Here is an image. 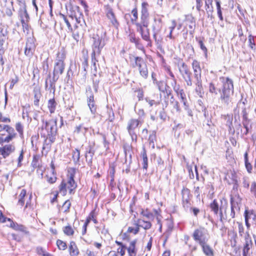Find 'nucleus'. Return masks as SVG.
I'll return each instance as SVG.
<instances>
[{
  "mask_svg": "<svg viewBox=\"0 0 256 256\" xmlns=\"http://www.w3.org/2000/svg\"><path fill=\"white\" fill-rule=\"evenodd\" d=\"M86 94L88 98V106L92 113L94 114L96 112V106L94 100V96L92 92V88L90 87L86 88Z\"/></svg>",
  "mask_w": 256,
  "mask_h": 256,
  "instance_id": "obj_10",
  "label": "nucleus"
},
{
  "mask_svg": "<svg viewBox=\"0 0 256 256\" xmlns=\"http://www.w3.org/2000/svg\"><path fill=\"white\" fill-rule=\"evenodd\" d=\"M162 28V20L161 18H154V23L152 25V30L153 33V38L156 42H158V40H157V36L161 31Z\"/></svg>",
  "mask_w": 256,
  "mask_h": 256,
  "instance_id": "obj_11",
  "label": "nucleus"
},
{
  "mask_svg": "<svg viewBox=\"0 0 256 256\" xmlns=\"http://www.w3.org/2000/svg\"><path fill=\"white\" fill-rule=\"evenodd\" d=\"M80 158V152L78 149H76L73 152L72 154V158L75 162H79Z\"/></svg>",
  "mask_w": 256,
  "mask_h": 256,
  "instance_id": "obj_57",
  "label": "nucleus"
},
{
  "mask_svg": "<svg viewBox=\"0 0 256 256\" xmlns=\"http://www.w3.org/2000/svg\"><path fill=\"white\" fill-rule=\"evenodd\" d=\"M156 141V132L153 131L152 133L150 135L148 138V142L150 146L152 148H154V142Z\"/></svg>",
  "mask_w": 256,
  "mask_h": 256,
  "instance_id": "obj_43",
  "label": "nucleus"
},
{
  "mask_svg": "<svg viewBox=\"0 0 256 256\" xmlns=\"http://www.w3.org/2000/svg\"><path fill=\"white\" fill-rule=\"evenodd\" d=\"M142 122L138 119L132 118L128 122L127 130L132 140L136 141L137 134L136 130L141 125Z\"/></svg>",
  "mask_w": 256,
  "mask_h": 256,
  "instance_id": "obj_8",
  "label": "nucleus"
},
{
  "mask_svg": "<svg viewBox=\"0 0 256 256\" xmlns=\"http://www.w3.org/2000/svg\"><path fill=\"white\" fill-rule=\"evenodd\" d=\"M106 14L107 18L110 20L112 24L116 28H118L119 23L117 20L112 9L109 6H105Z\"/></svg>",
  "mask_w": 256,
  "mask_h": 256,
  "instance_id": "obj_13",
  "label": "nucleus"
},
{
  "mask_svg": "<svg viewBox=\"0 0 256 256\" xmlns=\"http://www.w3.org/2000/svg\"><path fill=\"white\" fill-rule=\"evenodd\" d=\"M64 68V62L62 61L56 62L54 65L53 74L54 80H58L60 74H62Z\"/></svg>",
  "mask_w": 256,
  "mask_h": 256,
  "instance_id": "obj_14",
  "label": "nucleus"
},
{
  "mask_svg": "<svg viewBox=\"0 0 256 256\" xmlns=\"http://www.w3.org/2000/svg\"><path fill=\"white\" fill-rule=\"evenodd\" d=\"M140 230V228L138 224H136V226L134 228L133 227H128V232L133 233L134 234H137Z\"/></svg>",
  "mask_w": 256,
  "mask_h": 256,
  "instance_id": "obj_60",
  "label": "nucleus"
},
{
  "mask_svg": "<svg viewBox=\"0 0 256 256\" xmlns=\"http://www.w3.org/2000/svg\"><path fill=\"white\" fill-rule=\"evenodd\" d=\"M141 214L143 216L146 217V218H148L150 220L154 219V214L152 212L148 211L147 210H142L141 212Z\"/></svg>",
  "mask_w": 256,
  "mask_h": 256,
  "instance_id": "obj_61",
  "label": "nucleus"
},
{
  "mask_svg": "<svg viewBox=\"0 0 256 256\" xmlns=\"http://www.w3.org/2000/svg\"><path fill=\"white\" fill-rule=\"evenodd\" d=\"M128 38L131 42L135 44L136 48L140 50L144 48V46L142 44L140 39L138 38H136L134 34H130L128 36Z\"/></svg>",
  "mask_w": 256,
  "mask_h": 256,
  "instance_id": "obj_21",
  "label": "nucleus"
},
{
  "mask_svg": "<svg viewBox=\"0 0 256 256\" xmlns=\"http://www.w3.org/2000/svg\"><path fill=\"white\" fill-rule=\"evenodd\" d=\"M124 152L125 154V160L126 162L128 160L129 164L132 162V152L131 150V148L130 146H124Z\"/></svg>",
  "mask_w": 256,
  "mask_h": 256,
  "instance_id": "obj_34",
  "label": "nucleus"
},
{
  "mask_svg": "<svg viewBox=\"0 0 256 256\" xmlns=\"http://www.w3.org/2000/svg\"><path fill=\"white\" fill-rule=\"evenodd\" d=\"M96 214L94 210L92 211L88 216L87 218L86 221L82 226V234L84 235L86 233V226L92 220L94 224L96 223Z\"/></svg>",
  "mask_w": 256,
  "mask_h": 256,
  "instance_id": "obj_18",
  "label": "nucleus"
},
{
  "mask_svg": "<svg viewBox=\"0 0 256 256\" xmlns=\"http://www.w3.org/2000/svg\"><path fill=\"white\" fill-rule=\"evenodd\" d=\"M242 199L238 194L231 196L230 198V208L231 211L230 216L232 218H235L236 212L240 210Z\"/></svg>",
  "mask_w": 256,
  "mask_h": 256,
  "instance_id": "obj_7",
  "label": "nucleus"
},
{
  "mask_svg": "<svg viewBox=\"0 0 256 256\" xmlns=\"http://www.w3.org/2000/svg\"><path fill=\"white\" fill-rule=\"evenodd\" d=\"M198 43L199 44V46L201 48V50L204 52V56L206 58H207L208 56V50L206 46L204 45L203 42L202 40H198Z\"/></svg>",
  "mask_w": 256,
  "mask_h": 256,
  "instance_id": "obj_58",
  "label": "nucleus"
},
{
  "mask_svg": "<svg viewBox=\"0 0 256 256\" xmlns=\"http://www.w3.org/2000/svg\"><path fill=\"white\" fill-rule=\"evenodd\" d=\"M149 21L140 20L139 23H136L135 25L136 30L140 34L148 29Z\"/></svg>",
  "mask_w": 256,
  "mask_h": 256,
  "instance_id": "obj_20",
  "label": "nucleus"
},
{
  "mask_svg": "<svg viewBox=\"0 0 256 256\" xmlns=\"http://www.w3.org/2000/svg\"><path fill=\"white\" fill-rule=\"evenodd\" d=\"M137 224L139 228H142L144 230H148L152 227V224L150 222L145 221L142 219H138L137 220Z\"/></svg>",
  "mask_w": 256,
  "mask_h": 256,
  "instance_id": "obj_33",
  "label": "nucleus"
},
{
  "mask_svg": "<svg viewBox=\"0 0 256 256\" xmlns=\"http://www.w3.org/2000/svg\"><path fill=\"white\" fill-rule=\"evenodd\" d=\"M200 246L202 248L204 253L206 256H214V251L210 246L207 244V242Z\"/></svg>",
  "mask_w": 256,
  "mask_h": 256,
  "instance_id": "obj_27",
  "label": "nucleus"
},
{
  "mask_svg": "<svg viewBox=\"0 0 256 256\" xmlns=\"http://www.w3.org/2000/svg\"><path fill=\"white\" fill-rule=\"evenodd\" d=\"M16 135L8 134L5 138L0 137V142H9L15 138Z\"/></svg>",
  "mask_w": 256,
  "mask_h": 256,
  "instance_id": "obj_53",
  "label": "nucleus"
},
{
  "mask_svg": "<svg viewBox=\"0 0 256 256\" xmlns=\"http://www.w3.org/2000/svg\"><path fill=\"white\" fill-rule=\"evenodd\" d=\"M57 80H54V76H53L52 78H51L50 75L48 74V78L46 80L45 82V88L46 89L48 88H54L55 87V82Z\"/></svg>",
  "mask_w": 256,
  "mask_h": 256,
  "instance_id": "obj_25",
  "label": "nucleus"
},
{
  "mask_svg": "<svg viewBox=\"0 0 256 256\" xmlns=\"http://www.w3.org/2000/svg\"><path fill=\"white\" fill-rule=\"evenodd\" d=\"M56 102L54 98H51L48 100V108L50 114H53L56 108Z\"/></svg>",
  "mask_w": 256,
  "mask_h": 256,
  "instance_id": "obj_36",
  "label": "nucleus"
},
{
  "mask_svg": "<svg viewBox=\"0 0 256 256\" xmlns=\"http://www.w3.org/2000/svg\"><path fill=\"white\" fill-rule=\"evenodd\" d=\"M35 48L34 40L32 38H30L28 39L25 48L24 53L26 56L32 54V51Z\"/></svg>",
  "mask_w": 256,
  "mask_h": 256,
  "instance_id": "obj_19",
  "label": "nucleus"
},
{
  "mask_svg": "<svg viewBox=\"0 0 256 256\" xmlns=\"http://www.w3.org/2000/svg\"><path fill=\"white\" fill-rule=\"evenodd\" d=\"M80 28L78 25L76 24L74 30L72 31V38L76 42L79 41L82 35V32H80L78 30V29H80Z\"/></svg>",
  "mask_w": 256,
  "mask_h": 256,
  "instance_id": "obj_30",
  "label": "nucleus"
},
{
  "mask_svg": "<svg viewBox=\"0 0 256 256\" xmlns=\"http://www.w3.org/2000/svg\"><path fill=\"white\" fill-rule=\"evenodd\" d=\"M136 240H134L130 242V246L128 248V251L130 256H136Z\"/></svg>",
  "mask_w": 256,
  "mask_h": 256,
  "instance_id": "obj_32",
  "label": "nucleus"
},
{
  "mask_svg": "<svg viewBox=\"0 0 256 256\" xmlns=\"http://www.w3.org/2000/svg\"><path fill=\"white\" fill-rule=\"evenodd\" d=\"M181 194L182 206L186 211H188L192 206V195L190 194V191L188 188H184L182 190Z\"/></svg>",
  "mask_w": 256,
  "mask_h": 256,
  "instance_id": "obj_9",
  "label": "nucleus"
},
{
  "mask_svg": "<svg viewBox=\"0 0 256 256\" xmlns=\"http://www.w3.org/2000/svg\"><path fill=\"white\" fill-rule=\"evenodd\" d=\"M68 248L70 256H76L79 253L78 250L75 242H70Z\"/></svg>",
  "mask_w": 256,
  "mask_h": 256,
  "instance_id": "obj_28",
  "label": "nucleus"
},
{
  "mask_svg": "<svg viewBox=\"0 0 256 256\" xmlns=\"http://www.w3.org/2000/svg\"><path fill=\"white\" fill-rule=\"evenodd\" d=\"M236 224L238 225V232L239 234V236L241 237H242L244 234V228L242 224L240 222H238Z\"/></svg>",
  "mask_w": 256,
  "mask_h": 256,
  "instance_id": "obj_56",
  "label": "nucleus"
},
{
  "mask_svg": "<svg viewBox=\"0 0 256 256\" xmlns=\"http://www.w3.org/2000/svg\"><path fill=\"white\" fill-rule=\"evenodd\" d=\"M196 91L199 94L202 90V79H196Z\"/></svg>",
  "mask_w": 256,
  "mask_h": 256,
  "instance_id": "obj_48",
  "label": "nucleus"
},
{
  "mask_svg": "<svg viewBox=\"0 0 256 256\" xmlns=\"http://www.w3.org/2000/svg\"><path fill=\"white\" fill-rule=\"evenodd\" d=\"M192 66L195 80L200 79L202 77V69L200 62L197 60H194L192 64Z\"/></svg>",
  "mask_w": 256,
  "mask_h": 256,
  "instance_id": "obj_15",
  "label": "nucleus"
},
{
  "mask_svg": "<svg viewBox=\"0 0 256 256\" xmlns=\"http://www.w3.org/2000/svg\"><path fill=\"white\" fill-rule=\"evenodd\" d=\"M252 247V246L244 245L242 250L243 256H247L250 254V250Z\"/></svg>",
  "mask_w": 256,
  "mask_h": 256,
  "instance_id": "obj_62",
  "label": "nucleus"
},
{
  "mask_svg": "<svg viewBox=\"0 0 256 256\" xmlns=\"http://www.w3.org/2000/svg\"><path fill=\"white\" fill-rule=\"evenodd\" d=\"M131 14L132 16V17L131 18V22L132 24L136 25V23H139L138 22V9L136 8H134L131 12Z\"/></svg>",
  "mask_w": 256,
  "mask_h": 256,
  "instance_id": "obj_40",
  "label": "nucleus"
},
{
  "mask_svg": "<svg viewBox=\"0 0 256 256\" xmlns=\"http://www.w3.org/2000/svg\"><path fill=\"white\" fill-rule=\"evenodd\" d=\"M244 158L245 166L246 168V170L248 173L250 174V173H252V164L248 162V152H246L244 153Z\"/></svg>",
  "mask_w": 256,
  "mask_h": 256,
  "instance_id": "obj_39",
  "label": "nucleus"
},
{
  "mask_svg": "<svg viewBox=\"0 0 256 256\" xmlns=\"http://www.w3.org/2000/svg\"><path fill=\"white\" fill-rule=\"evenodd\" d=\"M94 151L92 150H90L86 154V160L88 162V164H90L92 162V156L94 154Z\"/></svg>",
  "mask_w": 256,
  "mask_h": 256,
  "instance_id": "obj_51",
  "label": "nucleus"
},
{
  "mask_svg": "<svg viewBox=\"0 0 256 256\" xmlns=\"http://www.w3.org/2000/svg\"><path fill=\"white\" fill-rule=\"evenodd\" d=\"M155 84H156L160 91L164 93L165 92L167 88H170V87L162 81H158L156 82Z\"/></svg>",
  "mask_w": 256,
  "mask_h": 256,
  "instance_id": "obj_38",
  "label": "nucleus"
},
{
  "mask_svg": "<svg viewBox=\"0 0 256 256\" xmlns=\"http://www.w3.org/2000/svg\"><path fill=\"white\" fill-rule=\"evenodd\" d=\"M142 38L148 42V46H151L152 41L150 38V30L148 28L147 31H145L140 34Z\"/></svg>",
  "mask_w": 256,
  "mask_h": 256,
  "instance_id": "obj_37",
  "label": "nucleus"
},
{
  "mask_svg": "<svg viewBox=\"0 0 256 256\" xmlns=\"http://www.w3.org/2000/svg\"><path fill=\"white\" fill-rule=\"evenodd\" d=\"M211 123L210 124L208 123L206 124V125H204V128L210 136H214L216 134L214 126Z\"/></svg>",
  "mask_w": 256,
  "mask_h": 256,
  "instance_id": "obj_35",
  "label": "nucleus"
},
{
  "mask_svg": "<svg viewBox=\"0 0 256 256\" xmlns=\"http://www.w3.org/2000/svg\"><path fill=\"white\" fill-rule=\"evenodd\" d=\"M174 91L176 92L178 97L182 100H184L186 98V95L184 92V90L180 89L179 86L172 84Z\"/></svg>",
  "mask_w": 256,
  "mask_h": 256,
  "instance_id": "obj_23",
  "label": "nucleus"
},
{
  "mask_svg": "<svg viewBox=\"0 0 256 256\" xmlns=\"http://www.w3.org/2000/svg\"><path fill=\"white\" fill-rule=\"evenodd\" d=\"M8 38V37L4 38H0V56H2V55L4 54V44L6 42V40Z\"/></svg>",
  "mask_w": 256,
  "mask_h": 256,
  "instance_id": "obj_52",
  "label": "nucleus"
},
{
  "mask_svg": "<svg viewBox=\"0 0 256 256\" xmlns=\"http://www.w3.org/2000/svg\"><path fill=\"white\" fill-rule=\"evenodd\" d=\"M244 216L246 228L248 230L250 226V222H252L256 220V214L254 210L246 209Z\"/></svg>",
  "mask_w": 256,
  "mask_h": 256,
  "instance_id": "obj_12",
  "label": "nucleus"
},
{
  "mask_svg": "<svg viewBox=\"0 0 256 256\" xmlns=\"http://www.w3.org/2000/svg\"><path fill=\"white\" fill-rule=\"evenodd\" d=\"M106 32H104L103 36H101V38L98 40L99 44H98V49L102 48L105 44H106Z\"/></svg>",
  "mask_w": 256,
  "mask_h": 256,
  "instance_id": "obj_59",
  "label": "nucleus"
},
{
  "mask_svg": "<svg viewBox=\"0 0 256 256\" xmlns=\"http://www.w3.org/2000/svg\"><path fill=\"white\" fill-rule=\"evenodd\" d=\"M14 150L15 146L14 144H6L2 148H0V154H2L4 158H6L13 152Z\"/></svg>",
  "mask_w": 256,
  "mask_h": 256,
  "instance_id": "obj_16",
  "label": "nucleus"
},
{
  "mask_svg": "<svg viewBox=\"0 0 256 256\" xmlns=\"http://www.w3.org/2000/svg\"><path fill=\"white\" fill-rule=\"evenodd\" d=\"M65 54L64 51L59 52L57 54L56 62H60V60L64 62V60L65 58Z\"/></svg>",
  "mask_w": 256,
  "mask_h": 256,
  "instance_id": "obj_64",
  "label": "nucleus"
},
{
  "mask_svg": "<svg viewBox=\"0 0 256 256\" xmlns=\"http://www.w3.org/2000/svg\"><path fill=\"white\" fill-rule=\"evenodd\" d=\"M141 155L142 158V164H143V168L146 170L148 168V157L146 155V152L145 148H144L142 151L141 152Z\"/></svg>",
  "mask_w": 256,
  "mask_h": 256,
  "instance_id": "obj_42",
  "label": "nucleus"
},
{
  "mask_svg": "<svg viewBox=\"0 0 256 256\" xmlns=\"http://www.w3.org/2000/svg\"><path fill=\"white\" fill-rule=\"evenodd\" d=\"M171 99L173 100V101L171 102L173 108L176 110V112L180 113L181 112V108H180L179 102L178 101L175 100L173 96H172Z\"/></svg>",
  "mask_w": 256,
  "mask_h": 256,
  "instance_id": "obj_46",
  "label": "nucleus"
},
{
  "mask_svg": "<svg viewBox=\"0 0 256 256\" xmlns=\"http://www.w3.org/2000/svg\"><path fill=\"white\" fill-rule=\"evenodd\" d=\"M8 224L7 226L12 228L16 230H19L22 232H26V228L24 226L22 225H18L17 224L14 222L10 219H8Z\"/></svg>",
  "mask_w": 256,
  "mask_h": 256,
  "instance_id": "obj_24",
  "label": "nucleus"
},
{
  "mask_svg": "<svg viewBox=\"0 0 256 256\" xmlns=\"http://www.w3.org/2000/svg\"><path fill=\"white\" fill-rule=\"evenodd\" d=\"M228 178L231 179V182H229V184H236L237 182V176L236 172L234 170H230L228 172L226 176L225 179L227 180Z\"/></svg>",
  "mask_w": 256,
  "mask_h": 256,
  "instance_id": "obj_29",
  "label": "nucleus"
},
{
  "mask_svg": "<svg viewBox=\"0 0 256 256\" xmlns=\"http://www.w3.org/2000/svg\"><path fill=\"white\" fill-rule=\"evenodd\" d=\"M149 4L146 2H143L142 4L140 10V20L149 21V13L148 8Z\"/></svg>",
  "mask_w": 256,
  "mask_h": 256,
  "instance_id": "obj_17",
  "label": "nucleus"
},
{
  "mask_svg": "<svg viewBox=\"0 0 256 256\" xmlns=\"http://www.w3.org/2000/svg\"><path fill=\"white\" fill-rule=\"evenodd\" d=\"M56 244L58 248L61 250H64L67 247L66 242L59 240H57Z\"/></svg>",
  "mask_w": 256,
  "mask_h": 256,
  "instance_id": "obj_63",
  "label": "nucleus"
},
{
  "mask_svg": "<svg viewBox=\"0 0 256 256\" xmlns=\"http://www.w3.org/2000/svg\"><path fill=\"white\" fill-rule=\"evenodd\" d=\"M221 206L220 207L219 204L216 200L214 199L210 205V208L212 212H214V214L218 215L219 213L220 220L222 222L224 216L222 212V210L225 207V211L227 206V201L226 199L223 198L220 200Z\"/></svg>",
  "mask_w": 256,
  "mask_h": 256,
  "instance_id": "obj_5",
  "label": "nucleus"
},
{
  "mask_svg": "<svg viewBox=\"0 0 256 256\" xmlns=\"http://www.w3.org/2000/svg\"><path fill=\"white\" fill-rule=\"evenodd\" d=\"M248 46H249L252 49L254 50L255 49V42H254V36H252V34H250L248 36Z\"/></svg>",
  "mask_w": 256,
  "mask_h": 256,
  "instance_id": "obj_54",
  "label": "nucleus"
},
{
  "mask_svg": "<svg viewBox=\"0 0 256 256\" xmlns=\"http://www.w3.org/2000/svg\"><path fill=\"white\" fill-rule=\"evenodd\" d=\"M34 104L35 106H38L40 100L41 98L42 94L40 88H35L34 90Z\"/></svg>",
  "mask_w": 256,
  "mask_h": 256,
  "instance_id": "obj_31",
  "label": "nucleus"
},
{
  "mask_svg": "<svg viewBox=\"0 0 256 256\" xmlns=\"http://www.w3.org/2000/svg\"><path fill=\"white\" fill-rule=\"evenodd\" d=\"M42 126L40 130V132L42 137L48 140L50 142H53L57 133L56 120L51 119L48 121L42 120Z\"/></svg>",
  "mask_w": 256,
  "mask_h": 256,
  "instance_id": "obj_2",
  "label": "nucleus"
},
{
  "mask_svg": "<svg viewBox=\"0 0 256 256\" xmlns=\"http://www.w3.org/2000/svg\"><path fill=\"white\" fill-rule=\"evenodd\" d=\"M212 2L213 0H206L205 1V8L208 13L213 12Z\"/></svg>",
  "mask_w": 256,
  "mask_h": 256,
  "instance_id": "obj_45",
  "label": "nucleus"
},
{
  "mask_svg": "<svg viewBox=\"0 0 256 256\" xmlns=\"http://www.w3.org/2000/svg\"><path fill=\"white\" fill-rule=\"evenodd\" d=\"M63 230L64 233L68 236H72L74 232L72 228L70 226H65Z\"/></svg>",
  "mask_w": 256,
  "mask_h": 256,
  "instance_id": "obj_55",
  "label": "nucleus"
},
{
  "mask_svg": "<svg viewBox=\"0 0 256 256\" xmlns=\"http://www.w3.org/2000/svg\"><path fill=\"white\" fill-rule=\"evenodd\" d=\"M192 238L195 242L200 245L207 242L210 236L208 230L206 228L204 227H200L194 230Z\"/></svg>",
  "mask_w": 256,
  "mask_h": 256,
  "instance_id": "obj_4",
  "label": "nucleus"
},
{
  "mask_svg": "<svg viewBox=\"0 0 256 256\" xmlns=\"http://www.w3.org/2000/svg\"><path fill=\"white\" fill-rule=\"evenodd\" d=\"M203 186H195L194 188V194L196 196V198L200 200V194L202 193Z\"/></svg>",
  "mask_w": 256,
  "mask_h": 256,
  "instance_id": "obj_50",
  "label": "nucleus"
},
{
  "mask_svg": "<svg viewBox=\"0 0 256 256\" xmlns=\"http://www.w3.org/2000/svg\"><path fill=\"white\" fill-rule=\"evenodd\" d=\"M244 245H248L252 246V242L248 232H246L244 234Z\"/></svg>",
  "mask_w": 256,
  "mask_h": 256,
  "instance_id": "obj_44",
  "label": "nucleus"
},
{
  "mask_svg": "<svg viewBox=\"0 0 256 256\" xmlns=\"http://www.w3.org/2000/svg\"><path fill=\"white\" fill-rule=\"evenodd\" d=\"M134 62L132 64V67H138V69L146 64L144 59L140 56H134Z\"/></svg>",
  "mask_w": 256,
  "mask_h": 256,
  "instance_id": "obj_26",
  "label": "nucleus"
},
{
  "mask_svg": "<svg viewBox=\"0 0 256 256\" xmlns=\"http://www.w3.org/2000/svg\"><path fill=\"white\" fill-rule=\"evenodd\" d=\"M179 72L188 86L192 85V73L188 66L184 63L182 62L178 68Z\"/></svg>",
  "mask_w": 256,
  "mask_h": 256,
  "instance_id": "obj_6",
  "label": "nucleus"
},
{
  "mask_svg": "<svg viewBox=\"0 0 256 256\" xmlns=\"http://www.w3.org/2000/svg\"><path fill=\"white\" fill-rule=\"evenodd\" d=\"M226 120V126L228 128L229 133L232 134H234L235 133V129L232 125L233 118L232 115H227L225 118Z\"/></svg>",
  "mask_w": 256,
  "mask_h": 256,
  "instance_id": "obj_22",
  "label": "nucleus"
},
{
  "mask_svg": "<svg viewBox=\"0 0 256 256\" xmlns=\"http://www.w3.org/2000/svg\"><path fill=\"white\" fill-rule=\"evenodd\" d=\"M26 195V190L22 189L19 195V200L18 201V204L22 206L24 204V198Z\"/></svg>",
  "mask_w": 256,
  "mask_h": 256,
  "instance_id": "obj_47",
  "label": "nucleus"
},
{
  "mask_svg": "<svg viewBox=\"0 0 256 256\" xmlns=\"http://www.w3.org/2000/svg\"><path fill=\"white\" fill-rule=\"evenodd\" d=\"M220 82H218L216 86L210 82L208 86L209 92L215 96L220 92L222 104L228 106L232 102L231 96L234 93L233 82L230 78L224 76L220 78Z\"/></svg>",
  "mask_w": 256,
  "mask_h": 256,
  "instance_id": "obj_1",
  "label": "nucleus"
},
{
  "mask_svg": "<svg viewBox=\"0 0 256 256\" xmlns=\"http://www.w3.org/2000/svg\"><path fill=\"white\" fill-rule=\"evenodd\" d=\"M140 75L144 79H146L148 77V70L147 68L146 64H144L142 68L138 69Z\"/></svg>",
  "mask_w": 256,
  "mask_h": 256,
  "instance_id": "obj_41",
  "label": "nucleus"
},
{
  "mask_svg": "<svg viewBox=\"0 0 256 256\" xmlns=\"http://www.w3.org/2000/svg\"><path fill=\"white\" fill-rule=\"evenodd\" d=\"M76 172V170L74 168H70L68 170V181L67 183L63 182L60 186V191L63 195L66 194V191L68 190L69 193L71 194L72 190L76 187V184L74 180V177Z\"/></svg>",
  "mask_w": 256,
  "mask_h": 256,
  "instance_id": "obj_3",
  "label": "nucleus"
},
{
  "mask_svg": "<svg viewBox=\"0 0 256 256\" xmlns=\"http://www.w3.org/2000/svg\"><path fill=\"white\" fill-rule=\"evenodd\" d=\"M180 102L183 104L184 108L185 110L186 111L188 114L189 116H192V110L190 108L188 104V102L186 100V98L184 99V100H182Z\"/></svg>",
  "mask_w": 256,
  "mask_h": 256,
  "instance_id": "obj_49",
  "label": "nucleus"
}]
</instances>
